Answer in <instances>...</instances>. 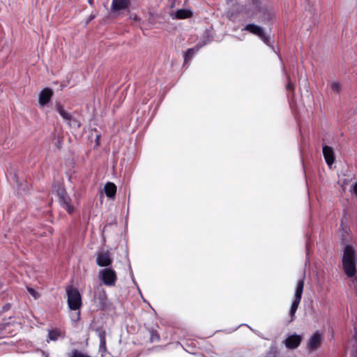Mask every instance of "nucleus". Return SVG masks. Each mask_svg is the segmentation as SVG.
<instances>
[{
  "instance_id": "obj_11",
  "label": "nucleus",
  "mask_w": 357,
  "mask_h": 357,
  "mask_svg": "<svg viewBox=\"0 0 357 357\" xmlns=\"http://www.w3.org/2000/svg\"><path fill=\"white\" fill-rule=\"evenodd\" d=\"M130 5V0H112L110 10L115 14H119L120 11L127 10Z\"/></svg>"
},
{
  "instance_id": "obj_30",
  "label": "nucleus",
  "mask_w": 357,
  "mask_h": 357,
  "mask_svg": "<svg viewBox=\"0 0 357 357\" xmlns=\"http://www.w3.org/2000/svg\"><path fill=\"white\" fill-rule=\"evenodd\" d=\"M354 337L357 339V328H355Z\"/></svg>"
},
{
  "instance_id": "obj_5",
  "label": "nucleus",
  "mask_w": 357,
  "mask_h": 357,
  "mask_svg": "<svg viewBox=\"0 0 357 357\" xmlns=\"http://www.w3.org/2000/svg\"><path fill=\"white\" fill-rule=\"evenodd\" d=\"M304 288V277L297 281L295 289L294 298L291 305L289 314L291 317V321L294 320L295 314L302 298V294Z\"/></svg>"
},
{
  "instance_id": "obj_19",
  "label": "nucleus",
  "mask_w": 357,
  "mask_h": 357,
  "mask_svg": "<svg viewBox=\"0 0 357 357\" xmlns=\"http://www.w3.org/2000/svg\"><path fill=\"white\" fill-rule=\"evenodd\" d=\"M104 190L107 197L109 198H114L115 197L116 187L113 183H107L105 185Z\"/></svg>"
},
{
  "instance_id": "obj_29",
  "label": "nucleus",
  "mask_w": 357,
  "mask_h": 357,
  "mask_svg": "<svg viewBox=\"0 0 357 357\" xmlns=\"http://www.w3.org/2000/svg\"><path fill=\"white\" fill-rule=\"evenodd\" d=\"M88 3L91 6H93V0H88Z\"/></svg>"
},
{
  "instance_id": "obj_18",
  "label": "nucleus",
  "mask_w": 357,
  "mask_h": 357,
  "mask_svg": "<svg viewBox=\"0 0 357 357\" xmlns=\"http://www.w3.org/2000/svg\"><path fill=\"white\" fill-rule=\"evenodd\" d=\"M96 331L98 332V336L100 340L99 351L100 352H105L107 349L105 331L101 329H97Z\"/></svg>"
},
{
  "instance_id": "obj_7",
  "label": "nucleus",
  "mask_w": 357,
  "mask_h": 357,
  "mask_svg": "<svg viewBox=\"0 0 357 357\" xmlns=\"http://www.w3.org/2000/svg\"><path fill=\"white\" fill-rule=\"evenodd\" d=\"M98 278L105 285L108 287L114 286L117 280L116 271L111 268H105L100 270Z\"/></svg>"
},
{
  "instance_id": "obj_1",
  "label": "nucleus",
  "mask_w": 357,
  "mask_h": 357,
  "mask_svg": "<svg viewBox=\"0 0 357 357\" xmlns=\"http://www.w3.org/2000/svg\"><path fill=\"white\" fill-rule=\"evenodd\" d=\"M342 261L346 275L349 278H352L353 281L357 283L355 250L351 245H347L344 247Z\"/></svg>"
},
{
  "instance_id": "obj_22",
  "label": "nucleus",
  "mask_w": 357,
  "mask_h": 357,
  "mask_svg": "<svg viewBox=\"0 0 357 357\" xmlns=\"http://www.w3.org/2000/svg\"><path fill=\"white\" fill-rule=\"evenodd\" d=\"M150 333H151V337H150L151 342H154L159 340V339H160L159 335L158 334V333L155 331H151L150 332Z\"/></svg>"
},
{
  "instance_id": "obj_10",
  "label": "nucleus",
  "mask_w": 357,
  "mask_h": 357,
  "mask_svg": "<svg viewBox=\"0 0 357 357\" xmlns=\"http://www.w3.org/2000/svg\"><path fill=\"white\" fill-rule=\"evenodd\" d=\"M322 341V333L317 331L310 337L307 343V347L310 351L314 350L320 346Z\"/></svg>"
},
{
  "instance_id": "obj_31",
  "label": "nucleus",
  "mask_w": 357,
  "mask_h": 357,
  "mask_svg": "<svg viewBox=\"0 0 357 357\" xmlns=\"http://www.w3.org/2000/svg\"><path fill=\"white\" fill-rule=\"evenodd\" d=\"M3 287V284L1 282H0V289H1Z\"/></svg>"
},
{
  "instance_id": "obj_13",
  "label": "nucleus",
  "mask_w": 357,
  "mask_h": 357,
  "mask_svg": "<svg viewBox=\"0 0 357 357\" xmlns=\"http://www.w3.org/2000/svg\"><path fill=\"white\" fill-rule=\"evenodd\" d=\"M322 152L326 164L330 168H331L335 162V154L333 149L331 146L325 145L323 146Z\"/></svg>"
},
{
  "instance_id": "obj_28",
  "label": "nucleus",
  "mask_w": 357,
  "mask_h": 357,
  "mask_svg": "<svg viewBox=\"0 0 357 357\" xmlns=\"http://www.w3.org/2000/svg\"><path fill=\"white\" fill-rule=\"evenodd\" d=\"M10 308V304L8 303L6 305H5L3 307V311H7L8 310H9Z\"/></svg>"
},
{
  "instance_id": "obj_9",
  "label": "nucleus",
  "mask_w": 357,
  "mask_h": 357,
  "mask_svg": "<svg viewBox=\"0 0 357 357\" xmlns=\"http://www.w3.org/2000/svg\"><path fill=\"white\" fill-rule=\"evenodd\" d=\"M56 111L70 127L73 128H79L80 127V122L72 114L65 111L61 105H56Z\"/></svg>"
},
{
  "instance_id": "obj_6",
  "label": "nucleus",
  "mask_w": 357,
  "mask_h": 357,
  "mask_svg": "<svg viewBox=\"0 0 357 357\" xmlns=\"http://www.w3.org/2000/svg\"><path fill=\"white\" fill-rule=\"evenodd\" d=\"M57 195L61 207L65 209L69 214H73L75 210V207L66 190L63 188H59L57 190Z\"/></svg>"
},
{
  "instance_id": "obj_17",
  "label": "nucleus",
  "mask_w": 357,
  "mask_h": 357,
  "mask_svg": "<svg viewBox=\"0 0 357 357\" xmlns=\"http://www.w3.org/2000/svg\"><path fill=\"white\" fill-rule=\"evenodd\" d=\"M202 47V45L199 46L196 45L194 47L189 48L186 52L183 53V59L184 63L183 66H185L194 56V55L199 52V49Z\"/></svg>"
},
{
  "instance_id": "obj_3",
  "label": "nucleus",
  "mask_w": 357,
  "mask_h": 357,
  "mask_svg": "<svg viewBox=\"0 0 357 357\" xmlns=\"http://www.w3.org/2000/svg\"><path fill=\"white\" fill-rule=\"evenodd\" d=\"M252 8V15L257 17L265 24L271 22L275 17V12L266 5H262L261 0H250Z\"/></svg>"
},
{
  "instance_id": "obj_14",
  "label": "nucleus",
  "mask_w": 357,
  "mask_h": 357,
  "mask_svg": "<svg viewBox=\"0 0 357 357\" xmlns=\"http://www.w3.org/2000/svg\"><path fill=\"white\" fill-rule=\"evenodd\" d=\"M53 92L50 88L43 89L38 96V102L41 106L46 105L50 100Z\"/></svg>"
},
{
  "instance_id": "obj_2",
  "label": "nucleus",
  "mask_w": 357,
  "mask_h": 357,
  "mask_svg": "<svg viewBox=\"0 0 357 357\" xmlns=\"http://www.w3.org/2000/svg\"><path fill=\"white\" fill-rule=\"evenodd\" d=\"M66 294L68 308L76 312L71 315V320L76 322L80 319L79 310L82 304L81 294L77 288L73 287H68L66 288Z\"/></svg>"
},
{
  "instance_id": "obj_25",
  "label": "nucleus",
  "mask_w": 357,
  "mask_h": 357,
  "mask_svg": "<svg viewBox=\"0 0 357 357\" xmlns=\"http://www.w3.org/2000/svg\"><path fill=\"white\" fill-rule=\"evenodd\" d=\"M96 15H97V13H92L89 15V18H88V20H87L86 24L89 23L91 21H92L93 20H94V19L96 18Z\"/></svg>"
},
{
  "instance_id": "obj_20",
  "label": "nucleus",
  "mask_w": 357,
  "mask_h": 357,
  "mask_svg": "<svg viewBox=\"0 0 357 357\" xmlns=\"http://www.w3.org/2000/svg\"><path fill=\"white\" fill-rule=\"evenodd\" d=\"M61 333L58 330L52 329L48 331L47 342L56 341L60 337Z\"/></svg>"
},
{
  "instance_id": "obj_8",
  "label": "nucleus",
  "mask_w": 357,
  "mask_h": 357,
  "mask_svg": "<svg viewBox=\"0 0 357 357\" xmlns=\"http://www.w3.org/2000/svg\"><path fill=\"white\" fill-rule=\"evenodd\" d=\"M93 302L100 310H105L107 307V296L105 289L98 287L95 290Z\"/></svg>"
},
{
  "instance_id": "obj_24",
  "label": "nucleus",
  "mask_w": 357,
  "mask_h": 357,
  "mask_svg": "<svg viewBox=\"0 0 357 357\" xmlns=\"http://www.w3.org/2000/svg\"><path fill=\"white\" fill-rule=\"evenodd\" d=\"M286 89L287 91H293L294 89V85L289 80L287 84L286 85Z\"/></svg>"
},
{
  "instance_id": "obj_21",
  "label": "nucleus",
  "mask_w": 357,
  "mask_h": 357,
  "mask_svg": "<svg viewBox=\"0 0 357 357\" xmlns=\"http://www.w3.org/2000/svg\"><path fill=\"white\" fill-rule=\"evenodd\" d=\"M331 89L333 93L338 94L341 91L342 85L339 82L334 81L331 84Z\"/></svg>"
},
{
  "instance_id": "obj_12",
  "label": "nucleus",
  "mask_w": 357,
  "mask_h": 357,
  "mask_svg": "<svg viewBox=\"0 0 357 357\" xmlns=\"http://www.w3.org/2000/svg\"><path fill=\"white\" fill-rule=\"evenodd\" d=\"M96 264L101 267H107L112 265V259L108 252H99L97 254Z\"/></svg>"
},
{
  "instance_id": "obj_4",
  "label": "nucleus",
  "mask_w": 357,
  "mask_h": 357,
  "mask_svg": "<svg viewBox=\"0 0 357 357\" xmlns=\"http://www.w3.org/2000/svg\"><path fill=\"white\" fill-rule=\"evenodd\" d=\"M242 31H249L250 33L258 36L267 46L270 47L272 50L278 54L273 43L271 41V36L265 33L263 27L255 24H248L242 29Z\"/></svg>"
},
{
  "instance_id": "obj_27",
  "label": "nucleus",
  "mask_w": 357,
  "mask_h": 357,
  "mask_svg": "<svg viewBox=\"0 0 357 357\" xmlns=\"http://www.w3.org/2000/svg\"><path fill=\"white\" fill-rule=\"evenodd\" d=\"M100 135H97L96 137V146H99V144H100Z\"/></svg>"
},
{
  "instance_id": "obj_16",
  "label": "nucleus",
  "mask_w": 357,
  "mask_h": 357,
  "mask_svg": "<svg viewBox=\"0 0 357 357\" xmlns=\"http://www.w3.org/2000/svg\"><path fill=\"white\" fill-rule=\"evenodd\" d=\"M192 15V11L190 9H179L171 14L172 19H188Z\"/></svg>"
},
{
  "instance_id": "obj_26",
  "label": "nucleus",
  "mask_w": 357,
  "mask_h": 357,
  "mask_svg": "<svg viewBox=\"0 0 357 357\" xmlns=\"http://www.w3.org/2000/svg\"><path fill=\"white\" fill-rule=\"evenodd\" d=\"M130 18L135 22H139L141 20L140 17H139L137 15H131Z\"/></svg>"
},
{
  "instance_id": "obj_15",
  "label": "nucleus",
  "mask_w": 357,
  "mask_h": 357,
  "mask_svg": "<svg viewBox=\"0 0 357 357\" xmlns=\"http://www.w3.org/2000/svg\"><path fill=\"white\" fill-rule=\"evenodd\" d=\"M302 337L299 335L293 334L287 337L285 340V345L288 349H295L301 344Z\"/></svg>"
},
{
  "instance_id": "obj_23",
  "label": "nucleus",
  "mask_w": 357,
  "mask_h": 357,
  "mask_svg": "<svg viewBox=\"0 0 357 357\" xmlns=\"http://www.w3.org/2000/svg\"><path fill=\"white\" fill-rule=\"evenodd\" d=\"M27 291L34 298L36 299L39 297V294L35 291L34 289L31 287H27Z\"/></svg>"
}]
</instances>
